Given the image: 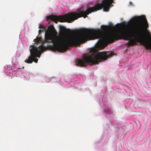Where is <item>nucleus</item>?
<instances>
[{
  "label": "nucleus",
  "mask_w": 151,
  "mask_h": 151,
  "mask_svg": "<svg viewBox=\"0 0 151 151\" xmlns=\"http://www.w3.org/2000/svg\"><path fill=\"white\" fill-rule=\"evenodd\" d=\"M60 38L57 36V32L53 25L49 26L46 31L45 37V40L43 41L40 37H37L34 41L37 44L39 42L42 45L46 42L53 43L52 46L45 47V50L50 49L54 51H58L63 52L67 50L69 47L77 46L85 42L88 40L96 39V29H83L79 35L73 38H70L68 35L71 34L69 29H67L64 26L60 27Z\"/></svg>",
  "instance_id": "obj_1"
},
{
  "label": "nucleus",
  "mask_w": 151,
  "mask_h": 151,
  "mask_svg": "<svg viewBox=\"0 0 151 151\" xmlns=\"http://www.w3.org/2000/svg\"><path fill=\"white\" fill-rule=\"evenodd\" d=\"M114 2V0H104L101 4H96L93 7L87 9L86 11L79 10L78 11V13L72 12L61 16L54 15V22L58 21L60 22L72 23L79 18L83 17L85 18L87 17V15L89 14L102 9L103 8L104 11L108 12L110 7L113 6L112 4Z\"/></svg>",
  "instance_id": "obj_2"
},
{
  "label": "nucleus",
  "mask_w": 151,
  "mask_h": 151,
  "mask_svg": "<svg viewBox=\"0 0 151 151\" xmlns=\"http://www.w3.org/2000/svg\"><path fill=\"white\" fill-rule=\"evenodd\" d=\"M114 54L113 51L97 53L96 49H92L90 50L89 54L87 55H83V60L77 59L75 63L77 65L81 67L85 66L87 63H89L91 65L98 64L100 62L106 60L109 58L114 56Z\"/></svg>",
  "instance_id": "obj_3"
},
{
  "label": "nucleus",
  "mask_w": 151,
  "mask_h": 151,
  "mask_svg": "<svg viewBox=\"0 0 151 151\" xmlns=\"http://www.w3.org/2000/svg\"><path fill=\"white\" fill-rule=\"evenodd\" d=\"M144 21L147 23L146 19L141 16L138 17V42L143 45L146 49L151 50V44H149L143 38V29Z\"/></svg>",
  "instance_id": "obj_4"
},
{
  "label": "nucleus",
  "mask_w": 151,
  "mask_h": 151,
  "mask_svg": "<svg viewBox=\"0 0 151 151\" xmlns=\"http://www.w3.org/2000/svg\"><path fill=\"white\" fill-rule=\"evenodd\" d=\"M45 46L43 45H40L38 47L32 46V48L30 50V55L28 57V59L25 60V62L28 63H32L33 61L36 63L38 62V59L36 57L40 58V55L46 48Z\"/></svg>",
  "instance_id": "obj_5"
},
{
  "label": "nucleus",
  "mask_w": 151,
  "mask_h": 151,
  "mask_svg": "<svg viewBox=\"0 0 151 151\" xmlns=\"http://www.w3.org/2000/svg\"><path fill=\"white\" fill-rule=\"evenodd\" d=\"M149 103L146 101H140L138 104L139 107L145 108L149 105Z\"/></svg>",
  "instance_id": "obj_6"
},
{
  "label": "nucleus",
  "mask_w": 151,
  "mask_h": 151,
  "mask_svg": "<svg viewBox=\"0 0 151 151\" xmlns=\"http://www.w3.org/2000/svg\"><path fill=\"white\" fill-rule=\"evenodd\" d=\"M110 110L109 109H108L106 110H105V113L106 114H109L110 113Z\"/></svg>",
  "instance_id": "obj_7"
},
{
  "label": "nucleus",
  "mask_w": 151,
  "mask_h": 151,
  "mask_svg": "<svg viewBox=\"0 0 151 151\" xmlns=\"http://www.w3.org/2000/svg\"><path fill=\"white\" fill-rule=\"evenodd\" d=\"M39 28H43L44 27H43L42 26V25H39Z\"/></svg>",
  "instance_id": "obj_8"
},
{
  "label": "nucleus",
  "mask_w": 151,
  "mask_h": 151,
  "mask_svg": "<svg viewBox=\"0 0 151 151\" xmlns=\"http://www.w3.org/2000/svg\"><path fill=\"white\" fill-rule=\"evenodd\" d=\"M38 32H39V34H40V33H41V31L40 30H39Z\"/></svg>",
  "instance_id": "obj_9"
}]
</instances>
